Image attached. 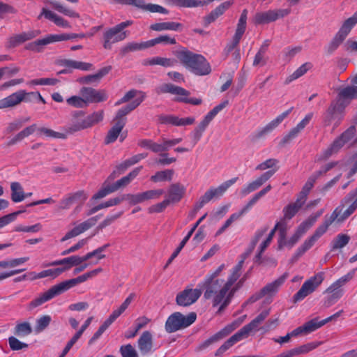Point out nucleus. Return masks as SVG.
<instances>
[{
	"label": "nucleus",
	"mask_w": 357,
	"mask_h": 357,
	"mask_svg": "<svg viewBox=\"0 0 357 357\" xmlns=\"http://www.w3.org/2000/svg\"><path fill=\"white\" fill-rule=\"evenodd\" d=\"M242 335L238 331L230 337L222 345H221L215 351V356H222L224 353L231 348L236 342L243 340Z\"/></svg>",
	"instance_id": "42"
},
{
	"label": "nucleus",
	"mask_w": 357,
	"mask_h": 357,
	"mask_svg": "<svg viewBox=\"0 0 357 357\" xmlns=\"http://www.w3.org/2000/svg\"><path fill=\"white\" fill-rule=\"evenodd\" d=\"M174 174L172 169H166L164 171L157 172L154 175L151 176V180L153 182H161L165 181H171Z\"/></svg>",
	"instance_id": "60"
},
{
	"label": "nucleus",
	"mask_w": 357,
	"mask_h": 357,
	"mask_svg": "<svg viewBox=\"0 0 357 357\" xmlns=\"http://www.w3.org/2000/svg\"><path fill=\"white\" fill-rule=\"evenodd\" d=\"M312 65L310 62H306L302 64L298 68H297L291 75L287 77L284 81L286 84L291 83L292 81L298 79L303 75H305L311 68Z\"/></svg>",
	"instance_id": "50"
},
{
	"label": "nucleus",
	"mask_w": 357,
	"mask_h": 357,
	"mask_svg": "<svg viewBox=\"0 0 357 357\" xmlns=\"http://www.w3.org/2000/svg\"><path fill=\"white\" fill-rule=\"evenodd\" d=\"M67 40L66 33L49 34L45 38L38 39L34 42L26 45V49L28 50L40 52L43 47L53 43Z\"/></svg>",
	"instance_id": "15"
},
{
	"label": "nucleus",
	"mask_w": 357,
	"mask_h": 357,
	"mask_svg": "<svg viewBox=\"0 0 357 357\" xmlns=\"http://www.w3.org/2000/svg\"><path fill=\"white\" fill-rule=\"evenodd\" d=\"M279 231V239H278V247L282 248L285 245V238L287 234V225L284 222H277L274 228L268 234L266 238L262 241L259 247V252L256 255V259L259 261L261 258V255L267 247L270 245L275 235V231Z\"/></svg>",
	"instance_id": "9"
},
{
	"label": "nucleus",
	"mask_w": 357,
	"mask_h": 357,
	"mask_svg": "<svg viewBox=\"0 0 357 357\" xmlns=\"http://www.w3.org/2000/svg\"><path fill=\"white\" fill-rule=\"evenodd\" d=\"M40 34V30H30L26 32L15 34L8 38L6 47L8 49L14 48L27 40L37 37Z\"/></svg>",
	"instance_id": "23"
},
{
	"label": "nucleus",
	"mask_w": 357,
	"mask_h": 357,
	"mask_svg": "<svg viewBox=\"0 0 357 357\" xmlns=\"http://www.w3.org/2000/svg\"><path fill=\"white\" fill-rule=\"evenodd\" d=\"M314 114L310 112L293 128H291L288 133H287L281 140L283 144L289 143L292 139H295L300 132L310 123L312 119Z\"/></svg>",
	"instance_id": "27"
},
{
	"label": "nucleus",
	"mask_w": 357,
	"mask_h": 357,
	"mask_svg": "<svg viewBox=\"0 0 357 357\" xmlns=\"http://www.w3.org/2000/svg\"><path fill=\"white\" fill-rule=\"evenodd\" d=\"M243 263L244 258L232 268L227 281L218 278L225 268V264H222L214 272L208 274L204 280L199 284L198 286L200 288L205 289L204 298L211 299L213 307L220 305L218 313L221 312L230 303L237 290L238 287L234 284L241 276Z\"/></svg>",
	"instance_id": "1"
},
{
	"label": "nucleus",
	"mask_w": 357,
	"mask_h": 357,
	"mask_svg": "<svg viewBox=\"0 0 357 357\" xmlns=\"http://www.w3.org/2000/svg\"><path fill=\"white\" fill-rule=\"evenodd\" d=\"M329 226L324 222L314 231V234L307 238L303 243L297 249L296 255L297 257L303 255L307 250H310L328 230Z\"/></svg>",
	"instance_id": "14"
},
{
	"label": "nucleus",
	"mask_w": 357,
	"mask_h": 357,
	"mask_svg": "<svg viewBox=\"0 0 357 357\" xmlns=\"http://www.w3.org/2000/svg\"><path fill=\"white\" fill-rule=\"evenodd\" d=\"M177 61L174 59L172 58H164L160 56H155L148 59L146 61V64L153 66L160 65L164 67H173L176 64Z\"/></svg>",
	"instance_id": "52"
},
{
	"label": "nucleus",
	"mask_w": 357,
	"mask_h": 357,
	"mask_svg": "<svg viewBox=\"0 0 357 357\" xmlns=\"http://www.w3.org/2000/svg\"><path fill=\"white\" fill-rule=\"evenodd\" d=\"M85 129H87V128L84 119V113L82 111L75 112L73 114L70 122L62 128L67 136Z\"/></svg>",
	"instance_id": "16"
},
{
	"label": "nucleus",
	"mask_w": 357,
	"mask_h": 357,
	"mask_svg": "<svg viewBox=\"0 0 357 357\" xmlns=\"http://www.w3.org/2000/svg\"><path fill=\"white\" fill-rule=\"evenodd\" d=\"M323 213L324 209H321L316 214L310 215L305 221L300 224L296 231L303 236L313 226Z\"/></svg>",
	"instance_id": "40"
},
{
	"label": "nucleus",
	"mask_w": 357,
	"mask_h": 357,
	"mask_svg": "<svg viewBox=\"0 0 357 357\" xmlns=\"http://www.w3.org/2000/svg\"><path fill=\"white\" fill-rule=\"evenodd\" d=\"M142 96L143 98L146 97V94L144 92L142 91H138L135 89H132L128 91L121 99L116 101L114 104L115 106H119L123 103L127 102L130 101L132 98H139V96Z\"/></svg>",
	"instance_id": "56"
},
{
	"label": "nucleus",
	"mask_w": 357,
	"mask_h": 357,
	"mask_svg": "<svg viewBox=\"0 0 357 357\" xmlns=\"http://www.w3.org/2000/svg\"><path fill=\"white\" fill-rule=\"evenodd\" d=\"M29 94L25 90H19L0 100V109L13 107L22 102H29Z\"/></svg>",
	"instance_id": "17"
},
{
	"label": "nucleus",
	"mask_w": 357,
	"mask_h": 357,
	"mask_svg": "<svg viewBox=\"0 0 357 357\" xmlns=\"http://www.w3.org/2000/svg\"><path fill=\"white\" fill-rule=\"evenodd\" d=\"M287 274L284 273L273 282L268 283L266 284L264 287H263L261 291L253 295L250 299L252 301H256L257 300L262 298L264 296H272L275 294L280 287L282 285V284L284 282L285 280L287 279Z\"/></svg>",
	"instance_id": "22"
},
{
	"label": "nucleus",
	"mask_w": 357,
	"mask_h": 357,
	"mask_svg": "<svg viewBox=\"0 0 357 357\" xmlns=\"http://www.w3.org/2000/svg\"><path fill=\"white\" fill-rule=\"evenodd\" d=\"M301 208L295 202L288 204L283 208L284 218L290 220L291 219Z\"/></svg>",
	"instance_id": "63"
},
{
	"label": "nucleus",
	"mask_w": 357,
	"mask_h": 357,
	"mask_svg": "<svg viewBox=\"0 0 357 357\" xmlns=\"http://www.w3.org/2000/svg\"><path fill=\"white\" fill-rule=\"evenodd\" d=\"M119 352L122 357H139L137 351L130 344L122 345Z\"/></svg>",
	"instance_id": "64"
},
{
	"label": "nucleus",
	"mask_w": 357,
	"mask_h": 357,
	"mask_svg": "<svg viewBox=\"0 0 357 357\" xmlns=\"http://www.w3.org/2000/svg\"><path fill=\"white\" fill-rule=\"evenodd\" d=\"M243 319L236 320L232 323L227 325L222 330L210 337L208 339L205 340L203 343H202L199 347V350H203L208 347L211 344L223 339L227 337L229 334H230L232 331H234L236 328H237L243 322Z\"/></svg>",
	"instance_id": "13"
},
{
	"label": "nucleus",
	"mask_w": 357,
	"mask_h": 357,
	"mask_svg": "<svg viewBox=\"0 0 357 357\" xmlns=\"http://www.w3.org/2000/svg\"><path fill=\"white\" fill-rule=\"evenodd\" d=\"M357 24V10L349 17L344 20L337 31L346 38L349 36L353 28Z\"/></svg>",
	"instance_id": "43"
},
{
	"label": "nucleus",
	"mask_w": 357,
	"mask_h": 357,
	"mask_svg": "<svg viewBox=\"0 0 357 357\" xmlns=\"http://www.w3.org/2000/svg\"><path fill=\"white\" fill-rule=\"evenodd\" d=\"M243 319L236 320L232 323L227 325L222 330L210 337L208 339L205 340L203 343H202L199 347V350H203L208 347L211 344L223 339L227 337L229 334H230L232 331H234L236 328H237L243 322Z\"/></svg>",
	"instance_id": "12"
},
{
	"label": "nucleus",
	"mask_w": 357,
	"mask_h": 357,
	"mask_svg": "<svg viewBox=\"0 0 357 357\" xmlns=\"http://www.w3.org/2000/svg\"><path fill=\"white\" fill-rule=\"evenodd\" d=\"M206 214L202 216L193 225V227L191 228V229L188 231V234L184 237V238L181 241L178 248L174 251V252L172 254L171 257L167 261L165 268H166L172 261L178 255L183 248L185 245L188 240L192 236V234L197 229V227L199 226V225L206 218Z\"/></svg>",
	"instance_id": "32"
},
{
	"label": "nucleus",
	"mask_w": 357,
	"mask_h": 357,
	"mask_svg": "<svg viewBox=\"0 0 357 357\" xmlns=\"http://www.w3.org/2000/svg\"><path fill=\"white\" fill-rule=\"evenodd\" d=\"M356 130L355 126H351L337 137L332 144L323 151L319 160H326L332 155L337 153L345 144L349 143L355 136Z\"/></svg>",
	"instance_id": "6"
},
{
	"label": "nucleus",
	"mask_w": 357,
	"mask_h": 357,
	"mask_svg": "<svg viewBox=\"0 0 357 357\" xmlns=\"http://www.w3.org/2000/svg\"><path fill=\"white\" fill-rule=\"evenodd\" d=\"M238 178V177H234L222 183L217 188H211L200 197L199 201L197 204V208H201L213 198L221 197L231 185L237 181Z\"/></svg>",
	"instance_id": "11"
},
{
	"label": "nucleus",
	"mask_w": 357,
	"mask_h": 357,
	"mask_svg": "<svg viewBox=\"0 0 357 357\" xmlns=\"http://www.w3.org/2000/svg\"><path fill=\"white\" fill-rule=\"evenodd\" d=\"M149 47H150L149 40L142 43L131 42L123 46L121 49V52L123 54H126L130 52L139 51Z\"/></svg>",
	"instance_id": "53"
},
{
	"label": "nucleus",
	"mask_w": 357,
	"mask_h": 357,
	"mask_svg": "<svg viewBox=\"0 0 357 357\" xmlns=\"http://www.w3.org/2000/svg\"><path fill=\"white\" fill-rule=\"evenodd\" d=\"M325 279V273L319 272L307 279L302 285L301 289L293 297L294 303L303 300L309 294L314 292L323 282Z\"/></svg>",
	"instance_id": "8"
},
{
	"label": "nucleus",
	"mask_w": 357,
	"mask_h": 357,
	"mask_svg": "<svg viewBox=\"0 0 357 357\" xmlns=\"http://www.w3.org/2000/svg\"><path fill=\"white\" fill-rule=\"evenodd\" d=\"M32 333L31 324L29 322L17 324L14 328V334L17 337H24Z\"/></svg>",
	"instance_id": "58"
},
{
	"label": "nucleus",
	"mask_w": 357,
	"mask_h": 357,
	"mask_svg": "<svg viewBox=\"0 0 357 357\" xmlns=\"http://www.w3.org/2000/svg\"><path fill=\"white\" fill-rule=\"evenodd\" d=\"M38 135L39 136L44 135L48 138H54V139H66L67 134H65V132H56L52 129L45 128V127H40L38 128Z\"/></svg>",
	"instance_id": "54"
},
{
	"label": "nucleus",
	"mask_w": 357,
	"mask_h": 357,
	"mask_svg": "<svg viewBox=\"0 0 357 357\" xmlns=\"http://www.w3.org/2000/svg\"><path fill=\"white\" fill-rule=\"evenodd\" d=\"M278 20V15L274 10L257 12L252 18V22L256 24H268Z\"/></svg>",
	"instance_id": "34"
},
{
	"label": "nucleus",
	"mask_w": 357,
	"mask_h": 357,
	"mask_svg": "<svg viewBox=\"0 0 357 357\" xmlns=\"http://www.w3.org/2000/svg\"><path fill=\"white\" fill-rule=\"evenodd\" d=\"M185 192V188L183 185L174 183L172 184L168 190V197L166 198L169 200V204L178 202L183 197Z\"/></svg>",
	"instance_id": "39"
},
{
	"label": "nucleus",
	"mask_w": 357,
	"mask_h": 357,
	"mask_svg": "<svg viewBox=\"0 0 357 357\" xmlns=\"http://www.w3.org/2000/svg\"><path fill=\"white\" fill-rule=\"evenodd\" d=\"M144 98H143L142 96H139V98H135L130 103L119 109L114 119V121H123L124 126H126V119L125 118V116L137 107L144 101Z\"/></svg>",
	"instance_id": "31"
},
{
	"label": "nucleus",
	"mask_w": 357,
	"mask_h": 357,
	"mask_svg": "<svg viewBox=\"0 0 357 357\" xmlns=\"http://www.w3.org/2000/svg\"><path fill=\"white\" fill-rule=\"evenodd\" d=\"M80 94L83 96L86 105L89 103L103 102L107 99V95L105 90H96L91 87H82Z\"/></svg>",
	"instance_id": "21"
},
{
	"label": "nucleus",
	"mask_w": 357,
	"mask_h": 357,
	"mask_svg": "<svg viewBox=\"0 0 357 357\" xmlns=\"http://www.w3.org/2000/svg\"><path fill=\"white\" fill-rule=\"evenodd\" d=\"M148 155L147 153H139L132 156L131 158L127 159L123 162L118 165V169H122V171H125L128 167L137 163L140 160L144 159Z\"/></svg>",
	"instance_id": "59"
},
{
	"label": "nucleus",
	"mask_w": 357,
	"mask_h": 357,
	"mask_svg": "<svg viewBox=\"0 0 357 357\" xmlns=\"http://www.w3.org/2000/svg\"><path fill=\"white\" fill-rule=\"evenodd\" d=\"M62 65L68 68L79 69L84 71L91 70L93 68V65L90 63L77 61L70 59L63 60L62 61Z\"/></svg>",
	"instance_id": "49"
},
{
	"label": "nucleus",
	"mask_w": 357,
	"mask_h": 357,
	"mask_svg": "<svg viewBox=\"0 0 357 357\" xmlns=\"http://www.w3.org/2000/svg\"><path fill=\"white\" fill-rule=\"evenodd\" d=\"M354 273L355 271L353 270L333 282L326 289L324 293L328 294V296L325 297L324 301V305L326 307H328L335 303L343 296L344 291L342 287L353 278Z\"/></svg>",
	"instance_id": "3"
},
{
	"label": "nucleus",
	"mask_w": 357,
	"mask_h": 357,
	"mask_svg": "<svg viewBox=\"0 0 357 357\" xmlns=\"http://www.w3.org/2000/svg\"><path fill=\"white\" fill-rule=\"evenodd\" d=\"M102 269L101 268L93 269L75 278L63 281L58 284L57 286L62 294L77 284L84 282L87 280L96 276L98 273L102 272Z\"/></svg>",
	"instance_id": "18"
},
{
	"label": "nucleus",
	"mask_w": 357,
	"mask_h": 357,
	"mask_svg": "<svg viewBox=\"0 0 357 357\" xmlns=\"http://www.w3.org/2000/svg\"><path fill=\"white\" fill-rule=\"evenodd\" d=\"M38 128L37 127L36 124H32L26 127L9 141L8 145H14L16 143L22 141L24 138L33 134L36 131H38Z\"/></svg>",
	"instance_id": "46"
},
{
	"label": "nucleus",
	"mask_w": 357,
	"mask_h": 357,
	"mask_svg": "<svg viewBox=\"0 0 357 357\" xmlns=\"http://www.w3.org/2000/svg\"><path fill=\"white\" fill-rule=\"evenodd\" d=\"M232 1H225L213 10L208 15L204 17V22L206 25L213 22L217 18L222 15L232 5Z\"/></svg>",
	"instance_id": "37"
},
{
	"label": "nucleus",
	"mask_w": 357,
	"mask_h": 357,
	"mask_svg": "<svg viewBox=\"0 0 357 357\" xmlns=\"http://www.w3.org/2000/svg\"><path fill=\"white\" fill-rule=\"evenodd\" d=\"M11 199L13 202L17 203L25 199L22 186L18 182H13L10 185Z\"/></svg>",
	"instance_id": "51"
},
{
	"label": "nucleus",
	"mask_w": 357,
	"mask_h": 357,
	"mask_svg": "<svg viewBox=\"0 0 357 357\" xmlns=\"http://www.w3.org/2000/svg\"><path fill=\"white\" fill-rule=\"evenodd\" d=\"M87 198L88 195L84 190L68 194L61 199L59 208L61 210L68 209L74 203H83Z\"/></svg>",
	"instance_id": "28"
},
{
	"label": "nucleus",
	"mask_w": 357,
	"mask_h": 357,
	"mask_svg": "<svg viewBox=\"0 0 357 357\" xmlns=\"http://www.w3.org/2000/svg\"><path fill=\"white\" fill-rule=\"evenodd\" d=\"M160 120L162 123L171 124L176 126L191 125L195 122L194 117L181 119L173 115L161 116Z\"/></svg>",
	"instance_id": "35"
},
{
	"label": "nucleus",
	"mask_w": 357,
	"mask_h": 357,
	"mask_svg": "<svg viewBox=\"0 0 357 357\" xmlns=\"http://www.w3.org/2000/svg\"><path fill=\"white\" fill-rule=\"evenodd\" d=\"M149 42L150 47L160 43H162L164 45H174L176 43V39L174 38H172L168 35L160 36L155 38L149 40Z\"/></svg>",
	"instance_id": "62"
},
{
	"label": "nucleus",
	"mask_w": 357,
	"mask_h": 357,
	"mask_svg": "<svg viewBox=\"0 0 357 357\" xmlns=\"http://www.w3.org/2000/svg\"><path fill=\"white\" fill-rule=\"evenodd\" d=\"M84 256L79 257L78 255H73L68 257H66L61 259L55 260L52 261L51 266H59L64 265L63 267H60V269L63 270V273L67 270H69L71 267L78 266L82 263L84 262Z\"/></svg>",
	"instance_id": "33"
},
{
	"label": "nucleus",
	"mask_w": 357,
	"mask_h": 357,
	"mask_svg": "<svg viewBox=\"0 0 357 357\" xmlns=\"http://www.w3.org/2000/svg\"><path fill=\"white\" fill-rule=\"evenodd\" d=\"M176 55L181 63L196 75L204 76L209 75L211 72L209 62L202 54L183 49L178 51Z\"/></svg>",
	"instance_id": "2"
},
{
	"label": "nucleus",
	"mask_w": 357,
	"mask_h": 357,
	"mask_svg": "<svg viewBox=\"0 0 357 357\" xmlns=\"http://www.w3.org/2000/svg\"><path fill=\"white\" fill-rule=\"evenodd\" d=\"M354 98H357V86H349L340 91L337 100L345 103L347 107L349 100Z\"/></svg>",
	"instance_id": "38"
},
{
	"label": "nucleus",
	"mask_w": 357,
	"mask_h": 357,
	"mask_svg": "<svg viewBox=\"0 0 357 357\" xmlns=\"http://www.w3.org/2000/svg\"><path fill=\"white\" fill-rule=\"evenodd\" d=\"M51 5L52 6L53 8H54L56 10L63 14L66 16L73 18L79 17V14L78 13L72 9L63 6L58 2H52Z\"/></svg>",
	"instance_id": "61"
},
{
	"label": "nucleus",
	"mask_w": 357,
	"mask_h": 357,
	"mask_svg": "<svg viewBox=\"0 0 357 357\" xmlns=\"http://www.w3.org/2000/svg\"><path fill=\"white\" fill-rule=\"evenodd\" d=\"M349 240L350 237L347 234H340L331 242V249H341L349 243Z\"/></svg>",
	"instance_id": "57"
},
{
	"label": "nucleus",
	"mask_w": 357,
	"mask_h": 357,
	"mask_svg": "<svg viewBox=\"0 0 357 357\" xmlns=\"http://www.w3.org/2000/svg\"><path fill=\"white\" fill-rule=\"evenodd\" d=\"M158 93H169L177 96L176 100L185 103L198 105L202 102L201 99L189 98L190 92L186 89L172 84H164L157 89Z\"/></svg>",
	"instance_id": "10"
},
{
	"label": "nucleus",
	"mask_w": 357,
	"mask_h": 357,
	"mask_svg": "<svg viewBox=\"0 0 357 357\" xmlns=\"http://www.w3.org/2000/svg\"><path fill=\"white\" fill-rule=\"evenodd\" d=\"M270 312V308L263 310L249 324L245 325L242 328H241L238 331L243 338L245 339L248 337L252 332H256L261 330V328H259V326L268 317Z\"/></svg>",
	"instance_id": "19"
},
{
	"label": "nucleus",
	"mask_w": 357,
	"mask_h": 357,
	"mask_svg": "<svg viewBox=\"0 0 357 357\" xmlns=\"http://www.w3.org/2000/svg\"><path fill=\"white\" fill-rule=\"evenodd\" d=\"M132 24V20H126L107 29L103 33L104 48L110 50L114 43L125 40L128 36V32L124 29Z\"/></svg>",
	"instance_id": "4"
},
{
	"label": "nucleus",
	"mask_w": 357,
	"mask_h": 357,
	"mask_svg": "<svg viewBox=\"0 0 357 357\" xmlns=\"http://www.w3.org/2000/svg\"><path fill=\"white\" fill-rule=\"evenodd\" d=\"M345 107V103L337 100L332 102L323 115L324 126H328L333 123L334 128L338 127L344 119Z\"/></svg>",
	"instance_id": "7"
},
{
	"label": "nucleus",
	"mask_w": 357,
	"mask_h": 357,
	"mask_svg": "<svg viewBox=\"0 0 357 357\" xmlns=\"http://www.w3.org/2000/svg\"><path fill=\"white\" fill-rule=\"evenodd\" d=\"M124 126L123 121H114V125L109 130L105 138V143L106 144L113 143L117 139L119 136H120V142H123L126 137V135H124L123 133L121 135L120 134Z\"/></svg>",
	"instance_id": "30"
},
{
	"label": "nucleus",
	"mask_w": 357,
	"mask_h": 357,
	"mask_svg": "<svg viewBox=\"0 0 357 357\" xmlns=\"http://www.w3.org/2000/svg\"><path fill=\"white\" fill-rule=\"evenodd\" d=\"M100 215H96L94 217L90 218L83 222L75 226L70 231H68L66 235L61 238V241H66L71 238L75 237L83 232L87 231L92 227H93L98 220L100 219Z\"/></svg>",
	"instance_id": "24"
},
{
	"label": "nucleus",
	"mask_w": 357,
	"mask_h": 357,
	"mask_svg": "<svg viewBox=\"0 0 357 357\" xmlns=\"http://www.w3.org/2000/svg\"><path fill=\"white\" fill-rule=\"evenodd\" d=\"M197 315L195 312H190L186 316L180 312H174L167 319L165 330L171 333L187 328L195 321Z\"/></svg>",
	"instance_id": "5"
},
{
	"label": "nucleus",
	"mask_w": 357,
	"mask_h": 357,
	"mask_svg": "<svg viewBox=\"0 0 357 357\" xmlns=\"http://www.w3.org/2000/svg\"><path fill=\"white\" fill-rule=\"evenodd\" d=\"M202 294L200 289H185L176 296V303L181 306H188L195 303Z\"/></svg>",
	"instance_id": "26"
},
{
	"label": "nucleus",
	"mask_w": 357,
	"mask_h": 357,
	"mask_svg": "<svg viewBox=\"0 0 357 357\" xmlns=\"http://www.w3.org/2000/svg\"><path fill=\"white\" fill-rule=\"evenodd\" d=\"M182 28V24L174 22H158L153 24L150 26V29L155 31H162L167 30L178 31H181Z\"/></svg>",
	"instance_id": "41"
},
{
	"label": "nucleus",
	"mask_w": 357,
	"mask_h": 357,
	"mask_svg": "<svg viewBox=\"0 0 357 357\" xmlns=\"http://www.w3.org/2000/svg\"><path fill=\"white\" fill-rule=\"evenodd\" d=\"M270 312V308L263 310L249 324L245 325L242 328H241L238 331L243 338L245 339L248 337L252 332H256L261 330V328H259V326L268 317Z\"/></svg>",
	"instance_id": "20"
},
{
	"label": "nucleus",
	"mask_w": 357,
	"mask_h": 357,
	"mask_svg": "<svg viewBox=\"0 0 357 357\" xmlns=\"http://www.w3.org/2000/svg\"><path fill=\"white\" fill-rule=\"evenodd\" d=\"M347 38L339 31L334 35L331 41L325 47V51L328 54H333L342 44Z\"/></svg>",
	"instance_id": "44"
},
{
	"label": "nucleus",
	"mask_w": 357,
	"mask_h": 357,
	"mask_svg": "<svg viewBox=\"0 0 357 357\" xmlns=\"http://www.w3.org/2000/svg\"><path fill=\"white\" fill-rule=\"evenodd\" d=\"M104 118V112L102 110L95 112L87 116H84L86 128H89L94 125L102 121Z\"/></svg>",
	"instance_id": "55"
},
{
	"label": "nucleus",
	"mask_w": 357,
	"mask_h": 357,
	"mask_svg": "<svg viewBox=\"0 0 357 357\" xmlns=\"http://www.w3.org/2000/svg\"><path fill=\"white\" fill-rule=\"evenodd\" d=\"M142 169V166L135 168L127 176H123V178L113 183L114 188H116V191L118 190L119 188L128 185L137 176Z\"/></svg>",
	"instance_id": "45"
},
{
	"label": "nucleus",
	"mask_w": 357,
	"mask_h": 357,
	"mask_svg": "<svg viewBox=\"0 0 357 357\" xmlns=\"http://www.w3.org/2000/svg\"><path fill=\"white\" fill-rule=\"evenodd\" d=\"M243 34L244 33L236 31L231 41L227 45L225 49V51L227 54H229L230 52L235 50V57L236 59H239L240 53L238 46Z\"/></svg>",
	"instance_id": "47"
},
{
	"label": "nucleus",
	"mask_w": 357,
	"mask_h": 357,
	"mask_svg": "<svg viewBox=\"0 0 357 357\" xmlns=\"http://www.w3.org/2000/svg\"><path fill=\"white\" fill-rule=\"evenodd\" d=\"M61 294L59 290L57 284L52 286L50 289H49L47 291L41 294L38 297L31 301L27 305V309L29 311L33 310L37 307L43 305L45 302L51 300L55 296L60 295Z\"/></svg>",
	"instance_id": "25"
},
{
	"label": "nucleus",
	"mask_w": 357,
	"mask_h": 357,
	"mask_svg": "<svg viewBox=\"0 0 357 357\" xmlns=\"http://www.w3.org/2000/svg\"><path fill=\"white\" fill-rule=\"evenodd\" d=\"M138 349L142 355H148L155 351L153 349V335L146 331L142 333L137 341Z\"/></svg>",
	"instance_id": "29"
},
{
	"label": "nucleus",
	"mask_w": 357,
	"mask_h": 357,
	"mask_svg": "<svg viewBox=\"0 0 357 357\" xmlns=\"http://www.w3.org/2000/svg\"><path fill=\"white\" fill-rule=\"evenodd\" d=\"M123 201V197H119V196L109 199L107 201L93 207L89 211V212L87 213V215H91L102 208H109L113 206L118 205Z\"/></svg>",
	"instance_id": "48"
},
{
	"label": "nucleus",
	"mask_w": 357,
	"mask_h": 357,
	"mask_svg": "<svg viewBox=\"0 0 357 357\" xmlns=\"http://www.w3.org/2000/svg\"><path fill=\"white\" fill-rule=\"evenodd\" d=\"M42 15L44 16L46 19L53 22L57 26L62 28L71 27L70 24L66 20L46 8L42 9L41 14L38 17V19H40V16Z\"/></svg>",
	"instance_id": "36"
}]
</instances>
